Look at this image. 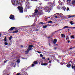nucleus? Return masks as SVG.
<instances>
[{"mask_svg":"<svg viewBox=\"0 0 75 75\" xmlns=\"http://www.w3.org/2000/svg\"><path fill=\"white\" fill-rule=\"evenodd\" d=\"M47 5H49L45 8V10L46 11H50L52 9V7L54 6V3L51 2H48L47 3Z\"/></svg>","mask_w":75,"mask_h":75,"instance_id":"f257e3e1","label":"nucleus"},{"mask_svg":"<svg viewBox=\"0 0 75 75\" xmlns=\"http://www.w3.org/2000/svg\"><path fill=\"white\" fill-rule=\"evenodd\" d=\"M34 46L32 45H30L28 47V48L27 49V51L25 52V54H27L29 52V51H31L33 49V47Z\"/></svg>","mask_w":75,"mask_h":75,"instance_id":"f03ea898","label":"nucleus"},{"mask_svg":"<svg viewBox=\"0 0 75 75\" xmlns=\"http://www.w3.org/2000/svg\"><path fill=\"white\" fill-rule=\"evenodd\" d=\"M17 8H18L19 11V13H23V8L22 6H18Z\"/></svg>","mask_w":75,"mask_h":75,"instance_id":"7ed1b4c3","label":"nucleus"},{"mask_svg":"<svg viewBox=\"0 0 75 75\" xmlns=\"http://www.w3.org/2000/svg\"><path fill=\"white\" fill-rule=\"evenodd\" d=\"M37 9H38V10H39L38 15H39V16H40V15H42V11L40 10V9H41V8H40L38 7L37 8Z\"/></svg>","mask_w":75,"mask_h":75,"instance_id":"20e7f679","label":"nucleus"},{"mask_svg":"<svg viewBox=\"0 0 75 75\" xmlns=\"http://www.w3.org/2000/svg\"><path fill=\"white\" fill-rule=\"evenodd\" d=\"M72 28L71 27H69L68 26H65L63 28L61 29H59L58 30H57L54 32V33H57V32H58V31H60V30H63L64 29H65V28Z\"/></svg>","mask_w":75,"mask_h":75,"instance_id":"39448f33","label":"nucleus"},{"mask_svg":"<svg viewBox=\"0 0 75 75\" xmlns=\"http://www.w3.org/2000/svg\"><path fill=\"white\" fill-rule=\"evenodd\" d=\"M38 10H39V9H37H37H35V12L33 14V15H34V16H35L37 15V13H38V11H39Z\"/></svg>","mask_w":75,"mask_h":75,"instance_id":"423d86ee","label":"nucleus"},{"mask_svg":"<svg viewBox=\"0 0 75 75\" xmlns=\"http://www.w3.org/2000/svg\"><path fill=\"white\" fill-rule=\"evenodd\" d=\"M9 18L11 19V20H15V18H14V16L12 14L10 15L9 16Z\"/></svg>","mask_w":75,"mask_h":75,"instance_id":"0eeeda50","label":"nucleus"},{"mask_svg":"<svg viewBox=\"0 0 75 75\" xmlns=\"http://www.w3.org/2000/svg\"><path fill=\"white\" fill-rule=\"evenodd\" d=\"M25 4L26 7H28L30 5V2H29L27 0L26 1Z\"/></svg>","mask_w":75,"mask_h":75,"instance_id":"6e6552de","label":"nucleus"},{"mask_svg":"<svg viewBox=\"0 0 75 75\" xmlns=\"http://www.w3.org/2000/svg\"><path fill=\"white\" fill-rule=\"evenodd\" d=\"M11 2L13 5L16 4V0H11Z\"/></svg>","mask_w":75,"mask_h":75,"instance_id":"1a4fd4ad","label":"nucleus"},{"mask_svg":"<svg viewBox=\"0 0 75 75\" xmlns=\"http://www.w3.org/2000/svg\"><path fill=\"white\" fill-rule=\"evenodd\" d=\"M15 28V27H11L10 29H9V30L8 31V32H9L10 31H12Z\"/></svg>","mask_w":75,"mask_h":75,"instance_id":"9d476101","label":"nucleus"},{"mask_svg":"<svg viewBox=\"0 0 75 75\" xmlns=\"http://www.w3.org/2000/svg\"><path fill=\"white\" fill-rule=\"evenodd\" d=\"M57 42V39H54V41L53 42V43L54 44H55Z\"/></svg>","mask_w":75,"mask_h":75,"instance_id":"9b49d317","label":"nucleus"},{"mask_svg":"<svg viewBox=\"0 0 75 75\" xmlns=\"http://www.w3.org/2000/svg\"><path fill=\"white\" fill-rule=\"evenodd\" d=\"M16 5H18V6H21L22 5H21V4L19 2H18V1H17V2Z\"/></svg>","mask_w":75,"mask_h":75,"instance_id":"f8f14e48","label":"nucleus"},{"mask_svg":"<svg viewBox=\"0 0 75 75\" xmlns=\"http://www.w3.org/2000/svg\"><path fill=\"white\" fill-rule=\"evenodd\" d=\"M56 14L57 15V16H59L60 17H62L63 16V14L62 13H60V14L58 13H56Z\"/></svg>","mask_w":75,"mask_h":75,"instance_id":"ddd939ff","label":"nucleus"},{"mask_svg":"<svg viewBox=\"0 0 75 75\" xmlns=\"http://www.w3.org/2000/svg\"><path fill=\"white\" fill-rule=\"evenodd\" d=\"M41 65L44 66H47L48 65V64L47 63H42L41 64Z\"/></svg>","mask_w":75,"mask_h":75,"instance_id":"4468645a","label":"nucleus"},{"mask_svg":"<svg viewBox=\"0 0 75 75\" xmlns=\"http://www.w3.org/2000/svg\"><path fill=\"white\" fill-rule=\"evenodd\" d=\"M74 17H75V15H71V16L68 17V18H74Z\"/></svg>","mask_w":75,"mask_h":75,"instance_id":"2eb2a0df","label":"nucleus"},{"mask_svg":"<svg viewBox=\"0 0 75 75\" xmlns=\"http://www.w3.org/2000/svg\"><path fill=\"white\" fill-rule=\"evenodd\" d=\"M71 64L69 63L67 65V68H70L71 67Z\"/></svg>","mask_w":75,"mask_h":75,"instance_id":"dca6fc26","label":"nucleus"},{"mask_svg":"<svg viewBox=\"0 0 75 75\" xmlns=\"http://www.w3.org/2000/svg\"><path fill=\"white\" fill-rule=\"evenodd\" d=\"M62 10H64V11H65V9H66V8H65V6H64L63 7H62Z\"/></svg>","mask_w":75,"mask_h":75,"instance_id":"f3484780","label":"nucleus"},{"mask_svg":"<svg viewBox=\"0 0 75 75\" xmlns=\"http://www.w3.org/2000/svg\"><path fill=\"white\" fill-rule=\"evenodd\" d=\"M18 32V30H16L15 31H13L12 32H11V33H17Z\"/></svg>","mask_w":75,"mask_h":75,"instance_id":"a211bd4d","label":"nucleus"},{"mask_svg":"<svg viewBox=\"0 0 75 75\" xmlns=\"http://www.w3.org/2000/svg\"><path fill=\"white\" fill-rule=\"evenodd\" d=\"M33 63L34 64H35V65H36L37 64H38V62L37 61H34L33 62Z\"/></svg>","mask_w":75,"mask_h":75,"instance_id":"6ab92c4d","label":"nucleus"},{"mask_svg":"<svg viewBox=\"0 0 75 75\" xmlns=\"http://www.w3.org/2000/svg\"><path fill=\"white\" fill-rule=\"evenodd\" d=\"M54 17H55V18H61L60 17L58 16H55Z\"/></svg>","mask_w":75,"mask_h":75,"instance_id":"aec40b11","label":"nucleus"},{"mask_svg":"<svg viewBox=\"0 0 75 75\" xmlns=\"http://www.w3.org/2000/svg\"><path fill=\"white\" fill-rule=\"evenodd\" d=\"M4 41H7V37H5V38L4 39Z\"/></svg>","mask_w":75,"mask_h":75,"instance_id":"412c9836","label":"nucleus"},{"mask_svg":"<svg viewBox=\"0 0 75 75\" xmlns=\"http://www.w3.org/2000/svg\"><path fill=\"white\" fill-rule=\"evenodd\" d=\"M12 37H12V36H11L10 37L9 39V40L10 41H11V39H12Z\"/></svg>","mask_w":75,"mask_h":75,"instance_id":"4be33fe9","label":"nucleus"},{"mask_svg":"<svg viewBox=\"0 0 75 75\" xmlns=\"http://www.w3.org/2000/svg\"><path fill=\"white\" fill-rule=\"evenodd\" d=\"M12 65L13 66H15L16 65V63H11Z\"/></svg>","mask_w":75,"mask_h":75,"instance_id":"5701e85b","label":"nucleus"},{"mask_svg":"<svg viewBox=\"0 0 75 75\" xmlns=\"http://www.w3.org/2000/svg\"><path fill=\"white\" fill-rule=\"evenodd\" d=\"M38 24H39V25L41 24H42L43 25L44 24V23H42V22H40L38 23Z\"/></svg>","mask_w":75,"mask_h":75,"instance_id":"b1692460","label":"nucleus"},{"mask_svg":"<svg viewBox=\"0 0 75 75\" xmlns=\"http://www.w3.org/2000/svg\"><path fill=\"white\" fill-rule=\"evenodd\" d=\"M20 59H18L17 60V62L18 63H20Z\"/></svg>","mask_w":75,"mask_h":75,"instance_id":"393cba45","label":"nucleus"},{"mask_svg":"<svg viewBox=\"0 0 75 75\" xmlns=\"http://www.w3.org/2000/svg\"><path fill=\"white\" fill-rule=\"evenodd\" d=\"M61 35L62 37H63L64 38H65V35H64V34H62Z\"/></svg>","mask_w":75,"mask_h":75,"instance_id":"a878e982","label":"nucleus"},{"mask_svg":"<svg viewBox=\"0 0 75 75\" xmlns=\"http://www.w3.org/2000/svg\"><path fill=\"white\" fill-rule=\"evenodd\" d=\"M47 25H46L43 27V28H47Z\"/></svg>","mask_w":75,"mask_h":75,"instance_id":"bb28decb","label":"nucleus"},{"mask_svg":"<svg viewBox=\"0 0 75 75\" xmlns=\"http://www.w3.org/2000/svg\"><path fill=\"white\" fill-rule=\"evenodd\" d=\"M22 0H20L19 1V2L21 4H22V3H23V1H22Z\"/></svg>","mask_w":75,"mask_h":75,"instance_id":"cd10ccee","label":"nucleus"},{"mask_svg":"<svg viewBox=\"0 0 75 75\" xmlns=\"http://www.w3.org/2000/svg\"><path fill=\"white\" fill-rule=\"evenodd\" d=\"M48 23H52V21H50L48 22Z\"/></svg>","mask_w":75,"mask_h":75,"instance_id":"c85d7f7f","label":"nucleus"},{"mask_svg":"<svg viewBox=\"0 0 75 75\" xmlns=\"http://www.w3.org/2000/svg\"><path fill=\"white\" fill-rule=\"evenodd\" d=\"M72 3L73 4H75V1H73L72 2Z\"/></svg>","mask_w":75,"mask_h":75,"instance_id":"c756f323","label":"nucleus"},{"mask_svg":"<svg viewBox=\"0 0 75 75\" xmlns=\"http://www.w3.org/2000/svg\"><path fill=\"white\" fill-rule=\"evenodd\" d=\"M66 39V40H69V37H68V36H67V38Z\"/></svg>","mask_w":75,"mask_h":75,"instance_id":"7c9ffc66","label":"nucleus"},{"mask_svg":"<svg viewBox=\"0 0 75 75\" xmlns=\"http://www.w3.org/2000/svg\"><path fill=\"white\" fill-rule=\"evenodd\" d=\"M71 37L72 38H75V37H74V36L71 35Z\"/></svg>","mask_w":75,"mask_h":75,"instance_id":"2f4dec72","label":"nucleus"},{"mask_svg":"<svg viewBox=\"0 0 75 75\" xmlns=\"http://www.w3.org/2000/svg\"><path fill=\"white\" fill-rule=\"evenodd\" d=\"M71 68L72 69H74V67L73 65H71Z\"/></svg>","mask_w":75,"mask_h":75,"instance_id":"473e14b6","label":"nucleus"},{"mask_svg":"<svg viewBox=\"0 0 75 75\" xmlns=\"http://www.w3.org/2000/svg\"><path fill=\"white\" fill-rule=\"evenodd\" d=\"M5 45H8V43L7 42H5Z\"/></svg>","mask_w":75,"mask_h":75,"instance_id":"72a5a7b5","label":"nucleus"},{"mask_svg":"<svg viewBox=\"0 0 75 75\" xmlns=\"http://www.w3.org/2000/svg\"><path fill=\"white\" fill-rule=\"evenodd\" d=\"M16 75H21V74H20V73H18Z\"/></svg>","mask_w":75,"mask_h":75,"instance_id":"f704fd0d","label":"nucleus"},{"mask_svg":"<svg viewBox=\"0 0 75 75\" xmlns=\"http://www.w3.org/2000/svg\"><path fill=\"white\" fill-rule=\"evenodd\" d=\"M62 3H63L62 2H61V3H60V4H59L60 6H62Z\"/></svg>","mask_w":75,"mask_h":75,"instance_id":"c9c22d12","label":"nucleus"},{"mask_svg":"<svg viewBox=\"0 0 75 75\" xmlns=\"http://www.w3.org/2000/svg\"><path fill=\"white\" fill-rule=\"evenodd\" d=\"M40 57H43V55H42V54H40Z\"/></svg>","mask_w":75,"mask_h":75,"instance_id":"e433bc0d","label":"nucleus"},{"mask_svg":"<svg viewBox=\"0 0 75 75\" xmlns=\"http://www.w3.org/2000/svg\"><path fill=\"white\" fill-rule=\"evenodd\" d=\"M39 30L38 29H36V30H35V31H39Z\"/></svg>","mask_w":75,"mask_h":75,"instance_id":"4c0bfd02","label":"nucleus"},{"mask_svg":"<svg viewBox=\"0 0 75 75\" xmlns=\"http://www.w3.org/2000/svg\"><path fill=\"white\" fill-rule=\"evenodd\" d=\"M37 52H38V53H39V54H40V53H41V52L38 51H37Z\"/></svg>","mask_w":75,"mask_h":75,"instance_id":"58836bf2","label":"nucleus"},{"mask_svg":"<svg viewBox=\"0 0 75 75\" xmlns=\"http://www.w3.org/2000/svg\"><path fill=\"white\" fill-rule=\"evenodd\" d=\"M70 24H71V25H73L74 24V23H72V22H70Z\"/></svg>","mask_w":75,"mask_h":75,"instance_id":"ea45409f","label":"nucleus"},{"mask_svg":"<svg viewBox=\"0 0 75 75\" xmlns=\"http://www.w3.org/2000/svg\"><path fill=\"white\" fill-rule=\"evenodd\" d=\"M8 61V60H6L5 61H4V63H6V62H7Z\"/></svg>","mask_w":75,"mask_h":75,"instance_id":"a19ab883","label":"nucleus"},{"mask_svg":"<svg viewBox=\"0 0 75 75\" xmlns=\"http://www.w3.org/2000/svg\"><path fill=\"white\" fill-rule=\"evenodd\" d=\"M32 66L33 67H34V64H33L32 65Z\"/></svg>","mask_w":75,"mask_h":75,"instance_id":"79ce46f5","label":"nucleus"},{"mask_svg":"<svg viewBox=\"0 0 75 75\" xmlns=\"http://www.w3.org/2000/svg\"><path fill=\"white\" fill-rule=\"evenodd\" d=\"M58 48L57 47H54V50H57V49Z\"/></svg>","mask_w":75,"mask_h":75,"instance_id":"37998d69","label":"nucleus"},{"mask_svg":"<svg viewBox=\"0 0 75 75\" xmlns=\"http://www.w3.org/2000/svg\"><path fill=\"white\" fill-rule=\"evenodd\" d=\"M42 59H45V57H42Z\"/></svg>","mask_w":75,"mask_h":75,"instance_id":"c03bdc74","label":"nucleus"},{"mask_svg":"<svg viewBox=\"0 0 75 75\" xmlns=\"http://www.w3.org/2000/svg\"><path fill=\"white\" fill-rule=\"evenodd\" d=\"M69 10V8H67V11H68V10Z\"/></svg>","mask_w":75,"mask_h":75,"instance_id":"a18cd8bd","label":"nucleus"},{"mask_svg":"<svg viewBox=\"0 0 75 75\" xmlns=\"http://www.w3.org/2000/svg\"><path fill=\"white\" fill-rule=\"evenodd\" d=\"M71 1V0H67V2L68 1Z\"/></svg>","mask_w":75,"mask_h":75,"instance_id":"49530a36","label":"nucleus"},{"mask_svg":"<svg viewBox=\"0 0 75 75\" xmlns=\"http://www.w3.org/2000/svg\"><path fill=\"white\" fill-rule=\"evenodd\" d=\"M31 1H35L36 0H31Z\"/></svg>","mask_w":75,"mask_h":75,"instance_id":"de8ad7c7","label":"nucleus"},{"mask_svg":"<svg viewBox=\"0 0 75 75\" xmlns=\"http://www.w3.org/2000/svg\"><path fill=\"white\" fill-rule=\"evenodd\" d=\"M61 65H64V64H63V63H62V62L61 63Z\"/></svg>","mask_w":75,"mask_h":75,"instance_id":"09e8293b","label":"nucleus"},{"mask_svg":"<svg viewBox=\"0 0 75 75\" xmlns=\"http://www.w3.org/2000/svg\"><path fill=\"white\" fill-rule=\"evenodd\" d=\"M21 48H23V45H21Z\"/></svg>","mask_w":75,"mask_h":75,"instance_id":"8fccbe9b","label":"nucleus"},{"mask_svg":"<svg viewBox=\"0 0 75 75\" xmlns=\"http://www.w3.org/2000/svg\"><path fill=\"white\" fill-rule=\"evenodd\" d=\"M23 1H24V2H25V1H26L27 0H23Z\"/></svg>","mask_w":75,"mask_h":75,"instance_id":"3c124183","label":"nucleus"},{"mask_svg":"<svg viewBox=\"0 0 75 75\" xmlns=\"http://www.w3.org/2000/svg\"><path fill=\"white\" fill-rule=\"evenodd\" d=\"M70 42V40H68V43H69Z\"/></svg>","mask_w":75,"mask_h":75,"instance_id":"603ef678","label":"nucleus"},{"mask_svg":"<svg viewBox=\"0 0 75 75\" xmlns=\"http://www.w3.org/2000/svg\"><path fill=\"white\" fill-rule=\"evenodd\" d=\"M49 46H50L51 45V44H50V43H49Z\"/></svg>","mask_w":75,"mask_h":75,"instance_id":"864d4df0","label":"nucleus"},{"mask_svg":"<svg viewBox=\"0 0 75 75\" xmlns=\"http://www.w3.org/2000/svg\"><path fill=\"white\" fill-rule=\"evenodd\" d=\"M49 63H51V61H50Z\"/></svg>","mask_w":75,"mask_h":75,"instance_id":"5fc2aeb1","label":"nucleus"},{"mask_svg":"<svg viewBox=\"0 0 75 75\" xmlns=\"http://www.w3.org/2000/svg\"><path fill=\"white\" fill-rule=\"evenodd\" d=\"M1 33H0V37H1Z\"/></svg>","mask_w":75,"mask_h":75,"instance_id":"6e6d98bb","label":"nucleus"},{"mask_svg":"<svg viewBox=\"0 0 75 75\" xmlns=\"http://www.w3.org/2000/svg\"><path fill=\"white\" fill-rule=\"evenodd\" d=\"M72 47H71V48H70V50H72Z\"/></svg>","mask_w":75,"mask_h":75,"instance_id":"4d7b16f0","label":"nucleus"},{"mask_svg":"<svg viewBox=\"0 0 75 75\" xmlns=\"http://www.w3.org/2000/svg\"><path fill=\"white\" fill-rule=\"evenodd\" d=\"M14 29L15 30H17V28H14Z\"/></svg>","mask_w":75,"mask_h":75,"instance_id":"13d9d810","label":"nucleus"},{"mask_svg":"<svg viewBox=\"0 0 75 75\" xmlns=\"http://www.w3.org/2000/svg\"><path fill=\"white\" fill-rule=\"evenodd\" d=\"M73 28H75V27H73Z\"/></svg>","mask_w":75,"mask_h":75,"instance_id":"bf43d9fd","label":"nucleus"},{"mask_svg":"<svg viewBox=\"0 0 75 75\" xmlns=\"http://www.w3.org/2000/svg\"><path fill=\"white\" fill-rule=\"evenodd\" d=\"M47 59H48V60H50V58H48Z\"/></svg>","mask_w":75,"mask_h":75,"instance_id":"052dcab7","label":"nucleus"},{"mask_svg":"<svg viewBox=\"0 0 75 75\" xmlns=\"http://www.w3.org/2000/svg\"><path fill=\"white\" fill-rule=\"evenodd\" d=\"M56 45H57V46H58V45L57 44H56Z\"/></svg>","mask_w":75,"mask_h":75,"instance_id":"680f3d73","label":"nucleus"},{"mask_svg":"<svg viewBox=\"0 0 75 75\" xmlns=\"http://www.w3.org/2000/svg\"><path fill=\"white\" fill-rule=\"evenodd\" d=\"M51 64H49V66H51Z\"/></svg>","mask_w":75,"mask_h":75,"instance_id":"e2e57ef3","label":"nucleus"},{"mask_svg":"<svg viewBox=\"0 0 75 75\" xmlns=\"http://www.w3.org/2000/svg\"><path fill=\"white\" fill-rule=\"evenodd\" d=\"M68 31H69V29H68Z\"/></svg>","mask_w":75,"mask_h":75,"instance_id":"0e129e2a","label":"nucleus"},{"mask_svg":"<svg viewBox=\"0 0 75 75\" xmlns=\"http://www.w3.org/2000/svg\"><path fill=\"white\" fill-rule=\"evenodd\" d=\"M7 75H9V74H7Z\"/></svg>","mask_w":75,"mask_h":75,"instance_id":"69168bd1","label":"nucleus"},{"mask_svg":"<svg viewBox=\"0 0 75 75\" xmlns=\"http://www.w3.org/2000/svg\"><path fill=\"white\" fill-rule=\"evenodd\" d=\"M48 38H50V37H48Z\"/></svg>","mask_w":75,"mask_h":75,"instance_id":"338daca9","label":"nucleus"},{"mask_svg":"<svg viewBox=\"0 0 75 75\" xmlns=\"http://www.w3.org/2000/svg\"><path fill=\"white\" fill-rule=\"evenodd\" d=\"M49 67H50V65H49Z\"/></svg>","mask_w":75,"mask_h":75,"instance_id":"774afa93","label":"nucleus"}]
</instances>
